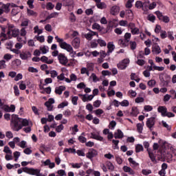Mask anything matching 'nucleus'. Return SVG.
<instances>
[{
  "label": "nucleus",
  "instance_id": "774afa93",
  "mask_svg": "<svg viewBox=\"0 0 176 176\" xmlns=\"http://www.w3.org/2000/svg\"><path fill=\"white\" fill-rule=\"evenodd\" d=\"M28 16H38V14L34 10L28 9Z\"/></svg>",
  "mask_w": 176,
  "mask_h": 176
},
{
  "label": "nucleus",
  "instance_id": "a878e982",
  "mask_svg": "<svg viewBox=\"0 0 176 176\" xmlns=\"http://www.w3.org/2000/svg\"><path fill=\"white\" fill-rule=\"evenodd\" d=\"M64 90H65V86H63V85L59 86L55 89V93L56 94H59V96H60V95L63 94V91H64Z\"/></svg>",
  "mask_w": 176,
  "mask_h": 176
},
{
  "label": "nucleus",
  "instance_id": "2f4dec72",
  "mask_svg": "<svg viewBox=\"0 0 176 176\" xmlns=\"http://www.w3.org/2000/svg\"><path fill=\"white\" fill-rule=\"evenodd\" d=\"M148 153L151 162H153V163H156V157H155V155H153V153H152V151H148Z\"/></svg>",
  "mask_w": 176,
  "mask_h": 176
},
{
  "label": "nucleus",
  "instance_id": "8fccbe9b",
  "mask_svg": "<svg viewBox=\"0 0 176 176\" xmlns=\"http://www.w3.org/2000/svg\"><path fill=\"white\" fill-rule=\"evenodd\" d=\"M90 78L92 79L93 82H94L95 83L98 82V80H100L98 77H97V76L94 73H92V74L90 76Z\"/></svg>",
  "mask_w": 176,
  "mask_h": 176
},
{
  "label": "nucleus",
  "instance_id": "f704fd0d",
  "mask_svg": "<svg viewBox=\"0 0 176 176\" xmlns=\"http://www.w3.org/2000/svg\"><path fill=\"white\" fill-rule=\"evenodd\" d=\"M58 16V12H52L48 15L46 18V20H50V19H54V17Z\"/></svg>",
  "mask_w": 176,
  "mask_h": 176
},
{
  "label": "nucleus",
  "instance_id": "bb28decb",
  "mask_svg": "<svg viewBox=\"0 0 176 176\" xmlns=\"http://www.w3.org/2000/svg\"><path fill=\"white\" fill-rule=\"evenodd\" d=\"M107 49L109 50L108 53H112V52H113L115 50V45H113V43H108Z\"/></svg>",
  "mask_w": 176,
  "mask_h": 176
},
{
  "label": "nucleus",
  "instance_id": "a211bd4d",
  "mask_svg": "<svg viewBox=\"0 0 176 176\" xmlns=\"http://www.w3.org/2000/svg\"><path fill=\"white\" fill-rule=\"evenodd\" d=\"M31 52L28 51L20 54V58L21 60H28L29 58H31Z\"/></svg>",
  "mask_w": 176,
  "mask_h": 176
},
{
  "label": "nucleus",
  "instance_id": "cd10ccee",
  "mask_svg": "<svg viewBox=\"0 0 176 176\" xmlns=\"http://www.w3.org/2000/svg\"><path fill=\"white\" fill-rule=\"evenodd\" d=\"M17 146H19V148H22V149H24L27 148V142L25 140H22L21 142L17 144Z\"/></svg>",
  "mask_w": 176,
  "mask_h": 176
},
{
  "label": "nucleus",
  "instance_id": "4be33fe9",
  "mask_svg": "<svg viewBox=\"0 0 176 176\" xmlns=\"http://www.w3.org/2000/svg\"><path fill=\"white\" fill-rule=\"evenodd\" d=\"M12 4L10 3H7V4H0V6H1L3 12H5V13H9V12H10V9H9V7L11 6Z\"/></svg>",
  "mask_w": 176,
  "mask_h": 176
},
{
  "label": "nucleus",
  "instance_id": "5fc2aeb1",
  "mask_svg": "<svg viewBox=\"0 0 176 176\" xmlns=\"http://www.w3.org/2000/svg\"><path fill=\"white\" fill-rule=\"evenodd\" d=\"M63 152H67L68 153H76V150L72 148H65Z\"/></svg>",
  "mask_w": 176,
  "mask_h": 176
},
{
  "label": "nucleus",
  "instance_id": "a18cd8bd",
  "mask_svg": "<svg viewBox=\"0 0 176 176\" xmlns=\"http://www.w3.org/2000/svg\"><path fill=\"white\" fill-rule=\"evenodd\" d=\"M0 38H1V41L3 42V41L8 40V36L6 35V34H5L3 32H2L0 34Z\"/></svg>",
  "mask_w": 176,
  "mask_h": 176
},
{
  "label": "nucleus",
  "instance_id": "39448f33",
  "mask_svg": "<svg viewBox=\"0 0 176 176\" xmlns=\"http://www.w3.org/2000/svg\"><path fill=\"white\" fill-rule=\"evenodd\" d=\"M62 4L63 6H67L69 12L74 10V1L73 0H63Z\"/></svg>",
  "mask_w": 176,
  "mask_h": 176
},
{
  "label": "nucleus",
  "instance_id": "ddd939ff",
  "mask_svg": "<svg viewBox=\"0 0 176 176\" xmlns=\"http://www.w3.org/2000/svg\"><path fill=\"white\" fill-rule=\"evenodd\" d=\"M97 36V38H98V33L94 32V31H90L87 34H85V37L88 41H91L93 39V36Z\"/></svg>",
  "mask_w": 176,
  "mask_h": 176
},
{
  "label": "nucleus",
  "instance_id": "1a4fd4ad",
  "mask_svg": "<svg viewBox=\"0 0 176 176\" xmlns=\"http://www.w3.org/2000/svg\"><path fill=\"white\" fill-rule=\"evenodd\" d=\"M41 163L44 167L48 166L49 168H54L56 167V164L54 162H52L50 159H47L45 161H41Z\"/></svg>",
  "mask_w": 176,
  "mask_h": 176
},
{
  "label": "nucleus",
  "instance_id": "603ef678",
  "mask_svg": "<svg viewBox=\"0 0 176 176\" xmlns=\"http://www.w3.org/2000/svg\"><path fill=\"white\" fill-rule=\"evenodd\" d=\"M142 174L143 175H149V174H152V170L151 169H142Z\"/></svg>",
  "mask_w": 176,
  "mask_h": 176
},
{
  "label": "nucleus",
  "instance_id": "c756f323",
  "mask_svg": "<svg viewBox=\"0 0 176 176\" xmlns=\"http://www.w3.org/2000/svg\"><path fill=\"white\" fill-rule=\"evenodd\" d=\"M34 34H38V35H41L43 32V30L39 29V26L36 25L34 28Z\"/></svg>",
  "mask_w": 176,
  "mask_h": 176
},
{
  "label": "nucleus",
  "instance_id": "f03ea898",
  "mask_svg": "<svg viewBox=\"0 0 176 176\" xmlns=\"http://www.w3.org/2000/svg\"><path fill=\"white\" fill-rule=\"evenodd\" d=\"M55 39L59 44L61 49H63L64 50H66L70 53L69 55L71 57H75L76 52L74 51V48L72 47V45L67 43V42L64 41V39L59 38L58 36H56Z\"/></svg>",
  "mask_w": 176,
  "mask_h": 176
},
{
  "label": "nucleus",
  "instance_id": "6e6d98bb",
  "mask_svg": "<svg viewBox=\"0 0 176 176\" xmlns=\"http://www.w3.org/2000/svg\"><path fill=\"white\" fill-rule=\"evenodd\" d=\"M63 130H64V125H63V124H61L56 127V133H61V131H63Z\"/></svg>",
  "mask_w": 176,
  "mask_h": 176
},
{
  "label": "nucleus",
  "instance_id": "423d86ee",
  "mask_svg": "<svg viewBox=\"0 0 176 176\" xmlns=\"http://www.w3.org/2000/svg\"><path fill=\"white\" fill-rule=\"evenodd\" d=\"M155 117H151L150 118H148L146 122V126L152 131L153 130V127L155 126Z\"/></svg>",
  "mask_w": 176,
  "mask_h": 176
},
{
  "label": "nucleus",
  "instance_id": "69168bd1",
  "mask_svg": "<svg viewBox=\"0 0 176 176\" xmlns=\"http://www.w3.org/2000/svg\"><path fill=\"white\" fill-rule=\"evenodd\" d=\"M13 155H14L15 162H17V160H19V158L20 157V155H21L20 152L15 151L14 152Z\"/></svg>",
  "mask_w": 176,
  "mask_h": 176
},
{
  "label": "nucleus",
  "instance_id": "c85d7f7f",
  "mask_svg": "<svg viewBox=\"0 0 176 176\" xmlns=\"http://www.w3.org/2000/svg\"><path fill=\"white\" fill-rule=\"evenodd\" d=\"M70 130L72 131V135H75V134L79 131V129H78V124H75L74 126L70 127Z\"/></svg>",
  "mask_w": 176,
  "mask_h": 176
},
{
  "label": "nucleus",
  "instance_id": "680f3d73",
  "mask_svg": "<svg viewBox=\"0 0 176 176\" xmlns=\"http://www.w3.org/2000/svg\"><path fill=\"white\" fill-rule=\"evenodd\" d=\"M124 38L126 42H130V38H131V34L129 32L125 33Z\"/></svg>",
  "mask_w": 176,
  "mask_h": 176
},
{
  "label": "nucleus",
  "instance_id": "09e8293b",
  "mask_svg": "<svg viewBox=\"0 0 176 176\" xmlns=\"http://www.w3.org/2000/svg\"><path fill=\"white\" fill-rule=\"evenodd\" d=\"M3 152L6 153V155H12V150L8 146H4Z\"/></svg>",
  "mask_w": 176,
  "mask_h": 176
},
{
  "label": "nucleus",
  "instance_id": "4d7b16f0",
  "mask_svg": "<svg viewBox=\"0 0 176 176\" xmlns=\"http://www.w3.org/2000/svg\"><path fill=\"white\" fill-rule=\"evenodd\" d=\"M65 107H68L67 102H63L62 103H60L58 105V109H62L63 108H65Z\"/></svg>",
  "mask_w": 176,
  "mask_h": 176
},
{
  "label": "nucleus",
  "instance_id": "79ce46f5",
  "mask_svg": "<svg viewBox=\"0 0 176 176\" xmlns=\"http://www.w3.org/2000/svg\"><path fill=\"white\" fill-rule=\"evenodd\" d=\"M13 58V55L10 54H6L3 56V59L6 61H10V60H12Z\"/></svg>",
  "mask_w": 176,
  "mask_h": 176
},
{
  "label": "nucleus",
  "instance_id": "f3484780",
  "mask_svg": "<svg viewBox=\"0 0 176 176\" xmlns=\"http://www.w3.org/2000/svg\"><path fill=\"white\" fill-rule=\"evenodd\" d=\"M96 3L98 9H107V4L104 2H101V0H94Z\"/></svg>",
  "mask_w": 176,
  "mask_h": 176
},
{
  "label": "nucleus",
  "instance_id": "2eb2a0df",
  "mask_svg": "<svg viewBox=\"0 0 176 176\" xmlns=\"http://www.w3.org/2000/svg\"><path fill=\"white\" fill-rule=\"evenodd\" d=\"M120 12V8L118 6H113L110 8V14L112 16H116Z\"/></svg>",
  "mask_w": 176,
  "mask_h": 176
},
{
  "label": "nucleus",
  "instance_id": "bf43d9fd",
  "mask_svg": "<svg viewBox=\"0 0 176 176\" xmlns=\"http://www.w3.org/2000/svg\"><path fill=\"white\" fill-rule=\"evenodd\" d=\"M129 104L130 103L129 102V100H124L121 102H120V105L121 107H129Z\"/></svg>",
  "mask_w": 176,
  "mask_h": 176
},
{
  "label": "nucleus",
  "instance_id": "20e7f679",
  "mask_svg": "<svg viewBox=\"0 0 176 176\" xmlns=\"http://www.w3.org/2000/svg\"><path fill=\"white\" fill-rule=\"evenodd\" d=\"M130 64V59L125 58L118 63L117 67L118 69L124 70Z\"/></svg>",
  "mask_w": 176,
  "mask_h": 176
},
{
  "label": "nucleus",
  "instance_id": "412c9836",
  "mask_svg": "<svg viewBox=\"0 0 176 176\" xmlns=\"http://www.w3.org/2000/svg\"><path fill=\"white\" fill-rule=\"evenodd\" d=\"M41 61H42V63H45V64H53V59H49V58H47L45 56H43L41 58Z\"/></svg>",
  "mask_w": 176,
  "mask_h": 176
},
{
  "label": "nucleus",
  "instance_id": "e2e57ef3",
  "mask_svg": "<svg viewBox=\"0 0 176 176\" xmlns=\"http://www.w3.org/2000/svg\"><path fill=\"white\" fill-rule=\"evenodd\" d=\"M144 101L145 99H144L143 97H138L135 100V102H136V104H140V102H144Z\"/></svg>",
  "mask_w": 176,
  "mask_h": 176
},
{
  "label": "nucleus",
  "instance_id": "0eeeda50",
  "mask_svg": "<svg viewBox=\"0 0 176 176\" xmlns=\"http://www.w3.org/2000/svg\"><path fill=\"white\" fill-rule=\"evenodd\" d=\"M58 60L62 65H67L68 63V58L64 54H59L58 56Z\"/></svg>",
  "mask_w": 176,
  "mask_h": 176
},
{
  "label": "nucleus",
  "instance_id": "052dcab7",
  "mask_svg": "<svg viewBox=\"0 0 176 176\" xmlns=\"http://www.w3.org/2000/svg\"><path fill=\"white\" fill-rule=\"evenodd\" d=\"M46 9L47 10H52L54 9V5L52 3L49 2L47 3Z\"/></svg>",
  "mask_w": 176,
  "mask_h": 176
},
{
  "label": "nucleus",
  "instance_id": "7c9ffc66",
  "mask_svg": "<svg viewBox=\"0 0 176 176\" xmlns=\"http://www.w3.org/2000/svg\"><path fill=\"white\" fill-rule=\"evenodd\" d=\"M128 94H129V97H131V98H134L137 97V92H135V91H133V89H130L128 91Z\"/></svg>",
  "mask_w": 176,
  "mask_h": 176
},
{
  "label": "nucleus",
  "instance_id": "a19ab883",
  "mask_svg": "<svg viewBox=\"0 0 176 176\" xmlns=\"http://www.w3.org/2000/svg\"><path fill=\"white\" fill-rule=\"evenodd\" d=\"M40 50L43 54H46L49 52V47L42 46L40 47Z\"/></svg>",
  "mask_w": 176,
  "mask_h": 176
},
{
  "label": "nucleus",
  "instance_id": "338daca9",
  "mask_svg": "<svg viewBox=\"0 0 176 176\" xmlns=\"http://www.w3.org/2000/svg\"><path fill=\"white\" fill-rule=\"evenodd\" d=\"M116 126V121L113 120L109 123V127L111 130H113Z\"/></svg>",
  "mask_w": 176,
  "mask_h": 176
},
{
  "label": "nucleus",
  "instance_id": "393cba45",
  "mask_svg": "<svg viewBox=\"0 0 176 176\" xmlns=\"http://www.w3.org/2000/svg\"><path fill=\"white\" fill-rule=\"evenodd\" d=\"M123 132H122V131L120 129H118L117 131L115 132L114 133V138L116 139H120V138H123Z\"/></svg>",
  "mask_w": 176,
  "mask_h": 176
},
{
  "label": "nucleus",
  "instance_id": "dca6fc26",
  "mask_svg": "<svg viewBox=\"0 0 176 176\" xmlns=\"http://www.w3.org/2000/svg\"><path fill=\"white\" fill-rule=\"evenodd\" d=\"M79 96L82 97L81 99L83 101V102H87V101H91V100L94 98V96L87 95V94H85V95L79 94Z\"/></svg>",
  "mask_w": 176,
  "mask_h": 176
},
{
  "label": "nucleus",
  "instance_id": "e433bc0d",
  "mask_svg": "<svg viewBox=\"0 0 176 176\" xmlns=\"http://www.w3.org/2000/svg\"><path fill=\"white\" fill-rule=\"evenodd\" d=\"M142 151H144V146L142 144H137L135 146V152H137V153L142 152Z\"/></svg>",
  "mask_w": 176,
  "mask_h": 176
},
{
  "label": "nucleus",
  "instance_id": "6e6552de",
  "mask_svg": "<svg viewBox=\"0 0 176 176\" xmlns=\"http://www.w3.org/2000/svg\"><path fill=\"white\" fill-rule=\"evenodd\" d=\"M98 155V151H97L94 148H91L89 149L88 153L86 154V156L87 159H90V160H91L93 157H96V156H97Z\"/></svg>",
  "mask_w": 176,
  "mask_h": 176
},
{
  "label": "nucleus",
  "instance_id": "f257e3e1",
  "mask_svg": "<svg viewBox=\"0 0 176 176\" xmlns=\"http://www.w3.org/2000/svg\"><path fill=\"white\" fill-rule=\"evenodd\" d=\"M30 121L25 118H21L19 116L13 114L11 116L10 128L13 131H20L23 127H27Z\"/></svg>",
  "mask_w": 176,
  "mask_h": 176
},
{
  "label": "nucleus",
  "instance_id": "58836bf2",
  "mask_svg": "<svg viewBox=\"0 0 176 176\" xmlns=\"http://www.w3.org/2000/svg\"><path fill=\"white\" fill-rule=\"evenodd\" d=\"M73 168H80L83 166V163H72Z\"/></svg>",
  "mask_w": 176,
  "mask_h": 176
},
{
  "label": "nucleus",
  "instance_id": "6ab92c4d",
  "mask_svg": "<svg viewBox=\"0 0 176 176\" xmlns=\"http://www.w3.org/2000/svg\"><path fill=\"white\" fill-rule=\"evenodd\" d=\"M152 53L153 54H160V53H162V50L160 49V47L157 45V44L153 45Z\"/></svg>",
  "mask_w": 176,
  "mask_h": 176
},
{
  "label": "nucleus",
  "instance_id": "5701e85b",
  "mask_svg": "<svg viewBox=\"0 0 176 176\" xmlns=\"http://www.w3.org/2000/svg\"><path fill=\"white\" fill-rule=\"evenodd\" d=\"M91 138H92L94 140H97L98 141H103L104 138L102 136L100 135L97 133H91Z\"/></svg>",
  "mask_w": 176,
  "mask_h": 176
},
{
  "label": "nucleus",
  "instance_id": "b1692460",
  "mask_svg": "<svg viewBox=\"0 0 176 176\" xmlns=\"http://www.w3.org/2000/svg\"><path fill=\"white\" fill-rule=\"evenodd\" d=\"M10 32H12V36H14V38H16V36H17V35H19V34H20V30H19V29L17 28H14L11 30H9L8 32V34H10Z\"/></svg>",
  "mask_w": 176,
  "mask_h": 176
},
{
  "label": "nucleus",
  "instance_id": "9b49d317",
  "mask_svg": "<svg viewBox=\"0 0 176 176\" xmlns=\"http://www.w3.org/2000/svg\"><path fill=\"white\" fill-rule=\"evenodd\" d=\"M54 98H50L48 101L45 102V107H47V111H53V104H54Z\"/></svg>",
  "mask_w": 176,
  "mask_h": 176
},
{
  "label": "nucleus",
  "instance_id": "7ed1b4c3",
  "mask_svg": "<svg viewBox=\"0 0 176 176\" xmlns=\"http://www.w3.org/2000/svg\"><path fill=\"white\" fill-rule=\"evenodd\" d=\"M23 173H26V174H29L30 175H36V176H41L42 173H41V170L35 169L33 168L24 167L22 168H19L17 170L18 174H22Z\"/></svg>",
  "mask_w": 176,
  "mask_h": 176
},
{
  "label": "nucleus",
  "instance_id": "c9c22d12",
  "mask_svg": "<svg viewBox=\"0 0 176 176\" xmlns=\"http://www.w3.org/2000/svg\"><path fill=\"white\" fill-rule=\"evenodd\" d=\"M97 42L101 47H104L107 46V42H105V41L102 40V38L98 39Z\"/></svg>",
  "mask_w": 176,
  "mask_h": 176
},
{
  "label": "nucleus",
  "instance_id": "72a5a7b5",
  "mask_svg": "<svg viewBox=\"0 0 176 176\" xmlns=\"http://www.w3.org/2000/svg\"><path fill=\"white\" fill-rule=\"evenodd\" d=\"M137 130L140 134L142 133V130H144V123H139L137 124Z\"/></svg>",
  "mask_w": 176,
  "mask_h": 176
},
{
  "label": "nucleus",
  "instance_id": "473e14b6",
  "mask_svg": "<svg viewBox=\"0 0 176 176\" xmlns=\"http://www.w3.org/2000/svg\"><path fill=\"white\" fill-rule=\"evenodd\" d=\"M128 160L131 167H137V166H138V163H137L133 158L130 157Z\"/></svg>",
  "mask_w": 176,
  "mask_h": 176
},
{
  "label": "nucleus",
  "instance_id": "aec40b11",
  "mask_svg": "<svg viewBox=\"0 0 176 176\" xmlns=\"http://www.w3.org/2000/svg\"><path fill=\"white\" fill-rule=\"evenodd\" d=\"M157 112L161 113L162 116L166 117V113H167V107L164 106H160L157 108Z\"/></svg>",
  "mask_w": 176,
  "mask_h": 176
},
{
  "label": "nucleus",
  "instance_id": "37998d69",
  "mask_svg": "<svg viewBox=\"0 0 176 176\" xmlns=\"http://www.w3.org/2000/svg\"><path fill=\"white\" fill-rule=\"evenodd\" d=\"M119 25L121 27H128L129 22L126 20H121L119 21Z\"/></svg>",
  "mask_w": 176,
  "mask_h": 176
},
{
  "label": "nucleus",
  "instance_id": "13d9d810",
  "mask_svg": "<svg viewBox=\"0 0 176 176\" xmlns=\"http://www.w3.org/2000/svg\"><path fill=\"white\" fill-rule=\"evenodd\" d=\"M147 19L149 21H151L152 23H155V20H156V16L155 15L150 14L148 16Z\"/></svg>",
  "mask_w": 176,
  "mask_h": 176
},
{
  "label": "nucleus",
  "instance_id": "c03bdc74",
  "mask_svg": "<svg viewBox=\"0 0 176 176\" xmlns=\"http://www.w3.org/2000/svg\"><path fill=\"white\" fill-rule=\"evenodd\" d=\"M138 113H140V111L138 110V109L137 107H133L131 111V114L133 115V116H137Z\"/></svg>",
  "mask_w": 176,
  "mask_h": 176
},
{
  "label": "nucleus",
  "instance_id": "de8ad7c7",
  "mask_svg": "<svg viewBox=\"0 0 176 176\" xmlns=\"http://www.w3.org/2000/svg\"><path fill=\"white\" fill-rule=\"evenodd\" d=\"M69 20L72 23H75L76 21V16L74 12H71L69 15Z\"/></svg>",
  "mask_w": 176,
  "mask_h": 176
},
{
  "label": "nucleus",
  "instance_id": "4468645a",
  "mask_svg": "<svg viewBox=\"0 0 176 176\" xmlns=\"http://www.w3.org/2000/svg\"><path fill=\"white\" fill-rule=\"evenodd\" d=\"M72 45L74 49H78L80 47V38L76 37L72 42Z\"/></svg>",
  "mask_w": 176,
  "mask_h": 176
},
{
  "label": "nucleus",
  "instance_id": "49530a36",
  "mask_svg": "<svg viewBox=\"0 0 176 176\" xmlns=\"http://www.w3.org/2000/svg\"><path fill=\"white\" fill-rule=\"evenodd\" d=\"M135 8L138 9H142V8H144V3H142V1H137L135 2Z\"/></svg>",
  "mask_w": 176,
  "mask_h": 176
},
{
  "label": "nucleus",
  "instance_id": "4c0bfd02",
  "mask_svg": "<svg viewBox=\"0 0 176 176\" xmlns=\"http://www.w3.org/2000/svg\"><path fill=\"white\" fill-rule=\"evenodd\" d=\"M83 135H85V133H82L81 135L78 137V141H80V142H82V144H85V142L87 141V139H86V138H85V136Z\"/></svg>",
  "mask_w": 176,
  "mask_h": 176
},
{
  "label": "nucleus",
  "instance_id": "ea45409f",
  "mask_svg": "<svg viewBox=\"0 0 176 176\" xmlns=\"http://www.w3.org/2000/svg\"><path fill=\"white\" fill-rule=\"evenodd\" d=\"M132 35H138L140 34V29L138 28H133L131 30Z\"/></svg>",
  "mask_w": 176,
  "mask_h": 176
},
{
  "label": "nucleus",
  "instance_id": "3c124183",
  "mask_svg": "<svg viewBox=\"0 0 176 176\" xmlns=\"http://www.w3.org/2000/svg\"><path fill=\"white\" fill-rule=\"evenodd\" d=\"M6 138H8V140H12V138H13V133L10 131H6Z\"/></svg>",
  "mask_w": 176,
  "mask_h": 176
},
{
  "label": "nucleus",
  "instance_id": "f8f14e48",
  "mask_svg": "<svg viewBox=\"0 0 176 176\" xmlns=\"http://www.w3.org/2000/svg\"><path fill=\"white\" fill-rule=\"evenodd\" d=\"M122 170L124 173H127L129 175H135V171L130 166H124Z\"/></svg>",
  "mask_w": 176,
  "mask_h": 176
},
{
  "label": "nucleus",
  "instance_id": "864d4df0",
  "mask_svg": "<svg viewBox=\"0 0 176 176\" xmlns=\"http://www.w3.org/2000/svg\"><path fill=\"white\" fill-rule=\"evenodd\" d=\"M5 68H6V60H0V69H5Z\"/></svg>",
  "mask_w": 176,
  "mask_h": 176
},
{
  "label": "nucleus",
  "instance_id": "9d476101",
  "mask_svg": "<svg viewBox=\"0 0 176 176\" xmlns=\"http://www.w3.org/2000/svg\"><path fill=\"white\" fill-rule=\"evenodd\" d=\"M10 8H12L11 11V14L12 16H16V14H19V13H20V8L15 3H11Z\"/></svg>",
  "mask_w": 176,
  "mask_h": 176
},
{
  "label": "nucleus",
  "instance_id": "0e129e2a",
  "mask_svg": "<svg viewBox=\"0 0 176 176\" xmlns=\"http://www.w3.org/2000/svg\"><path fill=\"white\" fill-rule=\"evenodd\" d=\"M148 86H149V87H155V85H156V81L155 80H149L147 82Z\"/></svg>",
  "mask_w": 176,
  "mask_h": 176
}]
</instances>
